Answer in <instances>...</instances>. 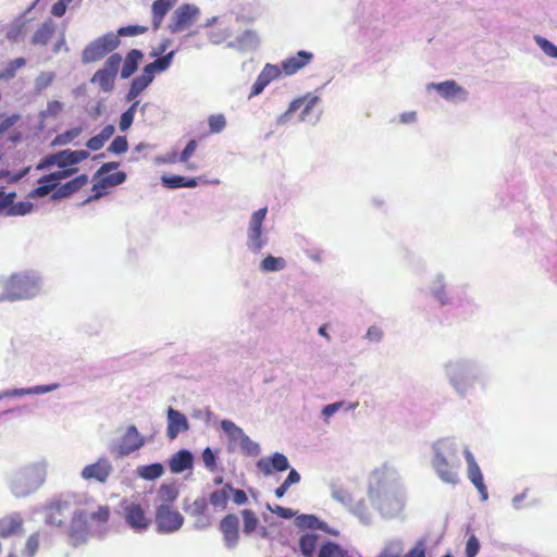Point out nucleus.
Masks as SVG:
<instances>
[{"instance_id":"1","label":"nucleus","mask_w":557,"mask_h":557,"mask_svg":"<svg viewBox=\"0 0 557 557\" xmlns=\"http://www.w3.org/2000/svg\"><path fill=\"white\" fill-rule=\"evenodd\" d=\"M368 497L383 519L398 518L406 504L399 474L386 466L372 471L368 480Z\"/></svg>"},{"instance_id":"2","label":"nucleus","mask_w":557,"mask_h":557,"mask_svg":"<svg viewBox=\"0 0 557 557\" xmlns=\"http://www.w3.org/2000/svg\"><path fill=\"white\" fill-rule=\"evenodd\" d=\"M442 369L445 380L459 399L473 396L476 388L483 392L487 388V376L479 359L466 356L449 358Z\"/></svg>"},{"instance_id":"3","label":"nucleus","mask_w":557,"mask_h":557,"mask_svg":"<svg viewBox=\"0 0 557 557\" xmlns=\"http://www.w3.org/2000/svg\"><path fill=\"white\" fill-rule=\"evenodd\" d=\"M48 462L46 459L28 463L16 470L10 480V491L17 497H27L46 482Z\"/></svg>"},{"instance_id":"4","label":"nucleus","mask_w":557,"mask_h":557,"mask_svg":"<svg viewBox=\"0 0 557 557\" xmlns=\"http://www.w3.org/2000/svg\"><path fill=\"white\" fill-rule=\"evenodd\" d=\"M40 289V277L36 272L26 271L13 274L0 294V301H16L35 297Z\"/></svg>"},{"instance_id":"5","label":"nucleus","mask_w":557,"mask_h":557,"mask_svg":"<svg viewBox=\"0 0 557 557\" xmlns=\"http://www.w3.org/2000/svg\"><path fill=\"white\" fill-rule=\"evenodd\" d=\"M222 431L228 440L227 450L235 451L239 449L240 453L248 457H257L260 455V445L252 441L242 428L236 425L233 421L223 419L220 422Z\"/></svg>"},{"instance_id":"6","label":"nucleus","mask_w":557,"mask_h":557,"mask_svg":"<svg viewBox=\"0 0 557 557\" xmlns=\"http://www.w3.org/2000/svg\"><path fill=\"white\" fill-rule=\"evenodd\" d=\"M267 214L268 208H260L251 214L248 222L246 247L255 255L260 253L269 244V235L263 227Z\"/></svg>"},{"instance_id":"7","label":"nucleus","mask_w":557,"mask_h":557,"mask_svg":"<svg viewBox=\"0 0 557 557\" xmlns=\"http://www.w3.org/2000/svg\"><path fill=\"white\" fill-rule=\"evenodd\" d=\"M257 468L265 475H272L274 472L288 471L286 479L283 481L289 487L300 482L301 476L299 472L290 468L288 458L282 453H274L269 457L261 458L256 463Z\"/></svg>"},{"instance_id":"8","label":"nucleus","mask_w":557,"mask_h":557,"mask_svg":"<svg viewBox=\"0 0 557 557\" xmlns=\"http://www.w3.org/2000/svg\"><path fill=\"white\" fill-rule=\"evenodd\" d=\"M121 45V39L113 32H109L95 40L90 41L82 51L81 60L83 64H89L103 59Z\"/></svg>"},{"instance_id":"9","label":"nucleus","mask_w":557,"mask_h":557,"mask_svg":"<svg viewBox=\"0 0 557 557\" xmlns=\"http://www.w3.org/2000/svg\"><path fill=\"white\" fill-rule=\"evenodd\" d=\"M122 63L120 53L110 54L101 69L97 70L90 78L91 84H97L106 92H112L115 86V79Z\"/></svg>"},{"instance_id":"10","label":"nucleus","mask_w":557,"mask_h":557,"mask_svg":"<svg viewBox=\"0 0 557 557\" xmlns=\"http://www.w3.org/2000/svg\"><path fill=\"white\" fill-rule=\"evenodd\" d=\"M81 502L76 495H62L45 507V522L53 527H62L66 512Z\"/></svg>"},{"instance_id":"11","label":"nucleus","mask_w":557,"mask_h":557,"mask_svg":"<svg viewBox=\"0 0 557 557\" xmlns=\"http://www.w3.org/2000/svg\"><path fill=\"white\" fill-rule=\"evenodd\" d=\"M156 531L159 534H172L184 524L182 513L172 507L157 506L154 512Z\"/></svg>"},{"instance_id":"12","label":"nucleus","mask_w":557,"mask_h":557,"mask_svg":"<svg viewBox=\"0 0 557 557\" xmlns=\"http://www.w3.org/2000/svg\"><path fill=\"white\" fill-rule=\"evenodd\" d=\"M72 519L70 522L67 535L73 546L85 544L89 537V516L88 512L81 507L72 508Z\"/></svg>"},{"instance_id":"13","label":"nucleus","mask_w":557,"mask_h":557,"mask_svg":"<svg viewBox=\"0 0 557 557\" xmlns=\"http://www.w3.org/2000/svg\"><path fill=\"white\" fill-rule=\"evenodd\" d=\"M433 457L431 461H436L438 465L446 466H460L458 456V446L454 438L444 437L432 445Z\"/></svg>"},{"instance_id":"14","label":"nucleus","mask_w":557,"mask_h":557,"mask_svg":"<svg viewBox=\"0 0 557 557\" xmlns=\"http://www.w3.org/2000/svg\"><path fill=\"white\" fill-rule=\"evenodd\" d=\"M146 444L145 437L140 435L136 425L127 426L125 433L120 438L117 445H112L110 451L116 457L122 458L140 449Z\"/></svg>"},{"instance_id":"15","label":"nucleus","mask_w":557,"mask_h":557,"mask_svg":"<svg viewBox=\"0 0 557 557\" xmlns=\"http://www.w3.org/2000/svg\"><path fill=\"white\" fill-rule=\"evenodd\" d=\"M199 14L200 10L195 4L184 3L180 5L172 14V23L169 25L170 32L176 34L190 27Z\"/></svg>"},{"instance_id":"16","label":"nucleus","mask_w":557,"mask_h":557,"mask_svg":"<svg viewBox=\"0 0 557 557\" xmlns=\"http://www.w3.org/2000/svg\"><path fill=\"white\" fill-rule=\"evenodd\" d=\"M123 517L126 524L138 533L148 530L151 524V520L146 516L144 508L134 502L124 505Z\"/></svg>"},{"instance_id":"17","label":"nucleus","mask_w":557,"mask_h":557,"mask_svg":"<svg viewBox=\"0 0 557 557\" xmlns=\"http://www.w3.org/2000/svg\"><path fill=\"white\" fill-rule=\"evenodd\" d=\"M112 472V462L107 457H100L96 462L84 467L81 475L84 480H95L99 483H106Z\"/></svg>"},{"instance_id":"18","label":"nucleus","mask_w":557,"mask_h":557,"mask_svg":"<svg viewBox=\"0 0 557 557\" xmlns=\"http://www.w3.org/2000/svg\"><path fill=\"white\" fill-rule=\"evenodd\" d=\"M166 436L171 441L190 429L187 417L173 407L166 409Z\"/></svg>"},{"instance_id":"19","label":"nucleus","mask_w":557,"mask_h":557,"mask_svg":"<svg viewBox=\"0 0 557 557\" xmlns=\"http://www.w3.org/2000/svg\"><path fill=\"white\" fill-rule=\"evenodd\" d=\"M220 531L223 534L224 545L228 549L237 546L239 540V519L234 513H228L220 521Z\"/></svg>"},{"instance_id":"20","label":"nucleus","mask_w":557,"mask_h":557,"mask_svg":"<svg viewBox=\"0 0 557 557\" xmlns=\"http://www.w3.org/2000/svg\"><path fill=\"white\" fill-rule=\"evenodd\" d=\"M87 174H79L74 178L65 182L58 186V188L51 194V200L58 201L61 199H66L71 197L73 194L78 191L82 187H84L88 183Z\"/></svg>"},{"instance_id":"21","label":"nucleus","mask_w":557,"mask_h":557,"mask_svg":"<svg viewBox=\"0 0 557 557\" xmlns=\"http://www.w3.org/2000/svg\"><path fill=\"white\" fill-rule=\"evenodd\" d=\"M281 75V70L277 65H273L270 63H267L260 74L258 75L257 79L252 84L249 99L252 97H256L260 95L264 88L275 78H277Z\"/></svg>"},{"instance_id":"22","label":"nucleus","mask_w":557,"mask_h":557,"mask_svg":"<svg viewBox=\"0 0 557 557\" xmlns=\"http://www.w3.org/2000/svg\"><path fill=\"white\" fill-rule=\"evenodd\" d=\"M194 454L187 448H181L169 459V469L173 474L183 473L194 468Z\"/></svg>"},{"instance_id":"23","label":"nucleus","mask_w":557,"mask_h":557,"mask_svg":"<svg viewBox=\"0 0 557 557\" xmlns=\"http://www.w3.org/2000/svg\"><path fill=\"white\" fill-rule=\"evenodd\" d=\"M59 387V383L35 385L29 387H16L2 391V396L3 398H14L29 395H42L57 391Z\"/></svg>"},{"instance_id":"24","label":"nucleus","mask_w":557,"mask_h":557,"mask_svg":"<svg viewBox=\"0 0 557 557\" xmlns=\"http://www.w3.org/2000/svg\"><path fill=\"white\" fill-rule=\"evenodd\" d=\"M37 183H38V186L28 193L27 198H30V199L44 198V197L48 196L49 194L53 193L60 185V182H59L58 177H55L54 172H50L48 174L42 175L37 181Z\"/></svg>"},{"instance_id":"25","label":"nucleus","mask_w":557,"mask_h":557,"mask_svg":"<svg viewBox=\"0 0 557 557\" xmlns=\"http://www.w3.org/2000/svg\"><path fill=\"white\" fill-rule=\"evenodd\" d=\"M295 100H300V108L304 107L299 114V121L308 122L311 125L318 124V122L321 119V112L315 115H312L311 111L320 102V97L311 92H308L302 97L296 98Z\"/></svg>"},{"instance_id":"26","label":"nucleus","mask_w":557,"mask_h":557,"mask_svg":"<svg viewBox=\"0 0 557 557\" xmlns=\"http://www.w3.org/2000/svg\"><path fill=\"white\" fill-rule=\"evenodd\" d=\"M144 52L139 49H131L125 58H122L120 76L122 79H128L132 77L139 67L140 62L144 59Z\"/></svg>"},{"instance_id":"27","label":"nucleus","mask_w":557,"mask_h":557,"mask_svg":"<svg viewBox=\"0 0 557 557\" xmlns=\"http://www.w3.org/2000/svg\"><path fill=\"white\" fill-rule=\"evenodd\" d=\"M312 59L313 54L311 52L300 50L295 55H292L282 62V71L286 75H293L309 64Z\"/></svg>"},{"instance_id":"28","label":"nucleus","mask_w":557,"mask_h":557,"mask_svg":"<svg viewBox=\"0 0 557 557\" xmlns=\"http://www.w3.org/2000/svg\"><path fill=\"white\" fill-rule=\"evenodd\" d=\"M446 280L444 274L437 273L430 285L432 297L441 305L448 306L453 304V298L446 289Z\"/></svg>"},{"instance_id":"29","label":"nucleus","mask_w":557,"mask_h":557,"mask_svg":"<svg viewBox=\"0 0 557 557\" xmlns=\"http://www.w3.org/2000/svg\"><path fill=\"white\" fill-rule=\"evenodd\" d=\"M259 45V38L256 32L247 29L237 36L234 40L227 42V47L239 51L255 50Z\"/></svg>"},{"instance_id":"30","label":"nucleus","mask_w":557,"mask_h":557,"mask_svg":"<svg viewBox=\"0 0 557 557\" xmlns=\"http://www.w3.org/2000/svg\"><path fill=\"white\" fill-rule=\"evenodd\" d=\"M23 528V518L20 512H12L0 519V537L17 534Z\"/></svg>"},{"instance_id":"31","label":"nucleus","mask_w":557,"mask_h":557,"mask_svg":"<svg viewBox=\"0 0 557 557\" xmlns=\"http://www.w3.org/2000/svg\"><path fill=\"white\" fill-rule=\"evenodd\" d=\"M429 89H435L443 98L453 99L458 95H462L466 99L467 91L459 86L455 81H445L441 83H430Z\"/></svg>"},{"instance_id":"32","label":"nucleus","mask_w":557,"mask_h":557,"mask_svg":"<svg viewBox=\"0 0 557 557\" xmlns=\"http://www.w3.org/2000/svg\"><path fill=\"white\" fill-rule=\"evenodd\" d=\"M320 535L315 532H305L298 540V549L304 557H314Z\"/></svg>"},{"instance_id":"33","label":"nucleus","mask_w":557,"mask_h":557,"mask_svg":"<svg viewBox=\"0 0 557 557\" xmlns=\"http://www.w3.org/2000/svg\"><path fill=\"white\" fill-rule=\"evenodd\" d=\"M432 468L444 483L456 485L459 482L457 469L459 466L438 465L436 461H431Z\"/></svg>"},{"instance_id":"34","label":"nucleus","mask_w":557,"mask_h":557,"mask_svg":"<svg viewBox=\"0 0 557 557\" xmlns=\"http://www.w3.org/2000/svg\"><path fill=\"white\" fill-rule=\"evenodd\" d=\"M61 168H65L67 165L75 166L88 159L90 153L87 150H72V149H63L59 150Z\"/></svg>"},{"instance_id":"35","label":"nucleus","mask_w":557,"mask_h":557,"mask_svg":"<svg viewBox=\"0 0 557 557\" xmlns=\"http://www.w3.org/2000/svg\"><path fill=\"white\" fill-rule=\"evenodd\" d=\"M295 525L304 531L313 532L320 530L323 525V520L312 513H300L295 517Z\"/></svg>"},{"instance_id":"36","label":"nucleus","mask_w":557,"mask_h":557,"mask_svg":"<svg viewBox=\"0 0 557 557\" xmlns=\"http://www.w3.org/2000/svg\"><path fill=\"white\" fill-rule=\"evenodd\" d=\"M178 497V488L174 484L163 483L157 492L158 506L172 507Z\"/></svg>"},{"instance_id":"37","label":"nucleus","mask_w":557,"mask_h":557,"mask_svg":"<svg viewBox=\"0 0 557 557\" xmlns=\"http://www.w3.org/2000/svg\"><path fill=\"white\" fill-rule=\"evenodd\" d=\"M55 30V24L52 20H47L34 33L30 42L33 45L46 46Z\"/></svg>"},{"instance_id":"38","label":"nucleus","mask_w":557,"mask_h":557,"mask_svg":"<svg viewBox=\"0 0 557 557\" xmlns=\"http://www.w3.org/2000/svg\"><path fill=\"white\" fill-rule=\"evenodd\" d=\"M463 455L468 465V478L471 483L474 486L484 483L483 474L478 462L475 461L473 454L468 448H465Z\"/></svg>"},{"instance_id":"39","label":"nucleus","mask_w":557,"mask_h":557,"mask_svg":"<svg viewBox=\"0 0 557 557\" xmlns=\"http://www.w3.org/2000/svg\"><path fill=\"white\" fill-rule=\"evenodd\" d=\"M136 473L139 478L147 481H154L164 473V466L161 462L138 466Z\"/></svg>"},{"instance_id":"40","label":"nucleus","mask_w":557,"mask_h":557,"mask_svg":"<svg viewBox=\"0 0 557 557\" xmlns=\"http://www.w3.org/2000/svg\"><path fill=\"white\" fill-rule=\"evenodd\" d=\"M151 81L145 77L143 74L133 78L125 95V101H134L144 90L149 87Z\"/></svg>"},{"instance_id":"41","label":"nucleus","mask_w":557,"mask_h":557,"mask_svg":"<svg viewBox=\"0 0 557 557\" xmlns=\"http://www.w3.org/2000/svg\"><path fill=\"white\" fill-rule=\"evenodd\" d=\"M287 267V262L283 257H275L268 255L264 257L259 264V269L262 273H272L284 270Z\"/></svg>"},{"instance_id":"42","label":"nucleus","mask_w":557,"mask_h":557,"mask_svg":"<svg viewBox=\"0 0 557 557\" xmlns=\"http://www.w3.org/2000/svg\"><path fill=\"white\" fill-rule=\"evenodd\" d=\"M349 510L362 524L370 525L372 523V515L369 511L364 499H359L356 504L351 503Z\"/></svg>"},{"instance_id":"43","label":"nucleus","mask_w":557,"mask_h":557,"mask_svg":"<svg viewBox=\"0 0 557 557\" xmlns=\"http://www.w3.org/2000/svg\"><path fill=\"white\" fill-rule=\"evenodd\" d=\"M27 20L24 16L16 17L7 29V38L10 41L17 42L21 40L22 35L25 32Z\"/></svg>"},{"instance_id":"44","label":"nucleus","mask_w":557,"mask_h":557,"mask_svg":"<svg viewBox=\"0 0 557 557\" xmlns=\"http://www.w3.org/2000/svg\"><path fill=\"white\" fill-rule=\"evenodd\" d=\"M95 180H96V183L92 185L94 194L88 196L81 203V206H86L87 203H89L91 201H95V200H98V199L104 197L106 195H108V188H110V186H109L108 183H106V177L104 176H100V177L95 178Z\"/></svg>"},{"instance_id":"45","label":"nucleus","mask_w":557,"mask_h":557,"mask_svg":"<svg viewBox=\"0 0 557 557\" xmlns=\"http://www.w3.org/2000/svg\"><path fill=\"white\" fill-rule=\"evenodd\" d=\"M404 543L400 539L387 542L376 557H401Z\"/></svg>"},{"instance_id":"46","label":"nucleus","mask_w":557,"mask_h":557,"mask_svg":"<svg viewBox=\"0 0 557 557\" xmlns=\"http://www.w3.org/2000/svg\"><path fill=\"white\" fill-rule=\"evenodd\" d=\"M82 133V127H72L65 132L58 134L51 141V146H64L72 143Z\"/></svg>"},{"instance_id":"47","label":"nucleus","mask_w":557,"mask_h":557,"mask_svg":"<svg viewBox=\"0 0 557 557\" xmlns=\"http://www.w3.org/2000/svg\"><path fill=\"white\" fill-rule=\"evenodd\" d=\"M242 517H243V522H244L243 532L246 535H251L256 531V529L259 524L258 517L251 509L242 510Z\"/></svg>"},{"instance_id":"48","label":"nucleus","mask_w":557,"mask_h":557,"mask_svg":"<svg viewBox=\"0 0 557 557\" xmlns=\"http://www.w3.org/2000/svg\"><path fill=\"white\" fill-rule=\"evenodd\" d=\"M34 203L29 201H18L12 203L7 211L5 215L8 216H24L33 211Z\"/></svg>"},{"instance_id":"49","label":"nucleus","mask_w":557,"mask_h":557,"mask_svg":"<svg viewBox=\"0 0 557 557\" xmlns=\"http://www.w3.org/2000/svg\"><path fill=\"white\" fill-rule=\"evenodd\" d=\"M52 166L61 168L60 152L49 153L44 156L36 164L37 171H45Z\"/></svg>"},{"instance_id":"50","label":"nucleus","mask_w":557,"mask_h":557,"mask_svg":"<svg viewBox=\"0 0 557 557\" xmlns=\"http://www.w3.org/2000/svg\"><path fill=\"white\" fill-rule=\"evenodd\" d=\"M228 490L225 486L221 490L213 491L210 494L209 500L215 508L225 509L228 500Z\"/></svg>"},{"instance_id":"51","label":"nucleus","mask_w":557,"mask_h":557,"mask_svg":"<svg viewBox=\"0 0 557 557\" xmlns=\"http://www.w3.org/2000/svg\"><path fill=\"white\" fill-rule=\"evenodd\" d=\"M208 503L205 497H199L190 505L184 507V510L193 517L206 515Z\"/></svg>"},{"instance_id":"52","label":"nucleus","mask_w":557,"mask_h":557,"mask_svg":"<svg viewBox=\"0 0 557 557\" xmlns=\"http://www.w3.org/2000/svg\"><path fill=\"white\" fill-rule=\"evenodd\" d=\"M128 150V141L126 136L119 135L113 138L107 151L112 154H122Z\"/></svg>"},{"instance_id":"53","label":"nucleus","mask_w":557,"mask_h":557,"mask_svg":"<svg viewBox=\"0 0 557 557\" xmlns=\"http://www.w3.org/2000/svg\"><path fill=\"white\" fill-rule=\"evenodd\" d=\"M184 176L178 174H163L161 185L166 189L183 188Z\"/></svg>"},{"instance_id":"54","label":"nucleus","mask_w":557,"mask_h":557,"mask_svg":"<svg viewBox=\"0 0 557 557\" xmlns=\"http://www.w3.org/2000/svg\"><path fill=\"white\" fill-rule=\"evenodd\" d=\"M177 0H156L152 3V14H157L158 18H164L168 12L175 5Z\"/></svg>"},{"instance_id":"55","label":"nucleus","mask_w":557,"mask_h":557,"mask_svg":"<svg viewBox=\"0 0 557 557\" xmlns=\"http://www.w3.org/2000/svg\"><path fill=\"white\" fill-rule=\"evenodd\" d=\"M534 40L546 55L557 59V46L554 42L540 35L534 36Z\"/></svg>"},{"instance_id":"56","label":"nucleus","mask_w":557,"mask_h":557,"mask_svg":"<svg viewBox=\"0 0 557 557\" xmlns=\"http://www.w3.org/2000/svg\"><path fill=\"white\" fill-rule=\"evenodd\" d=\"M208 125L210 133L219 134L226 127V119L222 113L211 114L208 117Z\"/></svg>"},{"instance_id":"57","label":"nucleus","mask_w":557,"mask_h":557,"mask_svg":"<svg viewBox=\"0 0 557 557\" xmlns=\"http://www.w3.org/2000/svg\"><path fill=\"white\" fill-rule=\"evenodd\" d=\"M63 110V103L59 100H52L47 103V109L38 114V119L46 120L49 116H57Z\"/></svg>"},{"instance_id":"58","label":"nucleus","mask_w":557,"mask_h":557,"mask_svg":"<svg viewBox=\"0 0 557 557\" xmlns=\"http://www.w3.org/2000/svg\"><path fill=\"white\" fill-rule=\"evenodd\" d=\"M201 458L203 461L205 467L213 472L216 469V461H218V455L211 447H206L202 450Z\"/></svg>"},{"instance_id":"59","label":"nucleus","mask_w":557,"mask_h":557,"mask_svg":"<svg viewBox=\"0 0 557 557\" xmlns=\"http://www.w3.org/2000/svg\"><path fill=\"white\" fill-rule=\"evenodd\" d=\"M147 30V27L140 25H127L122 26L114 33L117 38L120 37H134L144 34Z\"/></svg>"},{"instance_id":"60","label":"nucleus","mask_w":557,"mask_h":557,"mask_svg":"<svg viewBox=\"0 0 557 557\" xmlns=\"http://www.w3.org/2000/svg\"><path fill=\"white\" fill-rule=\"evenodd\" d=\"M54 79V73L52 72H41L35 79V89L37 92L42 91L48 86L51 85V83Z\"/></svg>"},{"instance_id":"61","label":"nucleus","mask_w":557,"mask_h":557,"mask_svg":"<svg viewBox=\"0 0 557 557\" xmlns=\"http://www.w3.org/2000/svg\"><path fill=\"white\" fill-rule=\"evenodd\" d=\"M332 498L348 508L352 503L351 494L347 490L342 488V487L332 490Z\"/></svg>"},{"instance_id":"62","label":"nucleus","mask_w":557,"mask_h":557,"mask_svg":"<svg viewBox=\"0 0 557 557\" xmlns=\"http://www.w3.org/2000/svg\"><path fill=\"white\" fill-rule=\"evenodd\" d=\"M300 100H293L288 109L276 119V124L280 126L285 125L290 120L293 113L300 109Z\"/></svg>"},{"instance_id":"63","label":"nucleus","mask_w":557,"mask_h":557,"mask_svg":"<svg viewBox=\"0 0 557 557\" xmlns=\"http://www.w3.org/2000/svg\"><path fill=\"white\" fill-rule=\"evenodd\" d=\"M480 548L481 544L479 539L474 534L470 535L466 543V557H475L479 554Z\"/></svg>"},{"instance_id":"64","label":"nucleus","mask_w":557,"mask_h":557,"mask_svg":"<svg viewBox=\"0 0 557 557\" xmlns=\"http://www.w3.org/2000/svg\"><path fill=\"white\" fill-rule=\"evenodd\" d=\"M401 557H426L425 541H417L416 544L406 554H401Z\"/></svg>"}]
</instances>
